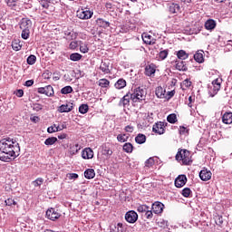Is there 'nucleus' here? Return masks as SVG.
Here are the masks:
<instances>
[{
    "instance_id": "f257e3e1",
    "label": "nucleus",
    "mask_w": 232,
    "mask_h": 232,
    "mask_svg": "<svg viewBox=\"0 0 232 232\" xmlns=\"http://www.w3.org/2000/svg\"><path fill=\"white\" fill-rule=\"evenodd\" d=\"M21 147L19 142L12 138H4L0 140V160L10 162L19 157Z\"/></svg>"
},
{
    "instance_id": "f03ea898",
    "label": "nucleus",
    "mask_w": 232,
    "mask_h": 232,
    "mask_svg": "<svg viewBox=\"0 0 232 232\" xmlns=\"http://www.w3.org/2000/svg\"><path fill=\"white\" fill-rule=\"evenodd\" d=\"M176 160L185 166H189L191 164V153L186 149L179 150L176 154Z\"/></svg>"
},
{
    "instance_id": "7ed1b4c3",
    "label": "nucleus",
    "mask_w": 232,
    "mask_h": 232,
    "mask_svg": "<svg viewBox=\"0 0 232 232\" xmlns=\"http://www.w3.org/2000/svg\"><path fill=\"white\" fill-rule=\"evenodd\" d=\"M130 99L133 102H138V101H144V99H146V91L140 87L134 89L133 93L130 94Z\"/></svg>"
},
{
    "instance_id": "20e7f679",
    "label": "nucleus",
    "mask_w": 232,
    "mask_h": 232,
    "mask_svg": "<svg viewBox=\"0 0 232 232\" xmlns=\"http://www.w3.org/2000/svg\"><path fill=\"white\" fill-rule=\"evenodd\" d=\"M220 84H222V79L217 78L212 82V87H210L208 93L210 97H214L220 92Z\"/></svg>"
},
{
    "instance_id": "39448f33",
    "label": "nucleus",
    "mask_w": 232,
    "mask_h": 232,
    "mask_svg": "<svg viewBox=\"0 0 232 232\" xmlns=\"http://www.w3.org/2000/svg\"><path fill=\"white\" fill-rule=\"evenodd\" d=\"M125 220L129 224H135L139 220V215L134 210H130L125 214Z\"/></svg>"
},
{
    "instance_id": "423d86ee",
    "label": "nucleus",
    "mask_w": 232,
    "mask_h": 232,
    "mask_svg": "<svg viewBox=\"0 0 232 232\" xmlns=\"http://www.w3.org/2000/svg\"><path fill=\"white\" fill-rule=\"evenodd\" d=\"M38 93H42L43 95H46L47 97H52V95H53V87H52V85L40 87L38 88Z\"/></svg>"
},
{
    "instance_id": "0eeeda50",
    "label": "nucleus",
    "mask_w": 232,
    "mask_h": 232,
    "mask_svg": "<svg viewBox=\"0 0 232 232\" xmlns=\"http://www.w3.org/2000/svg\"><path fill=\"white\" fill-rule=\"evenodd\" d=\"M151 209L152 213H155V215H160V213L164 211V205L162 202L156 201L152 204Z\"/></svg>"
},
{
    "instance_id": "6e6552de",
    "label": "nucleus",
    "mask_w": 232,
    "mask_h": 232,
    "mask_svg": "<svg viewBox=\"0 0 232 232\" xmlns=\"http://www.w3.org/2000/svg\"><path fill=\"white\" fill-rule=\"evenodd\" d=\"M61 214L55 210V208H50L46 211V218L49 220H57V218H60Z\"/></svg>"
},
{
    "instance_id": "1a4fd4ad",
    "label": "nucleus",
    "mask_w": 232,
    "mask_h": 232,
    "mask_svg": "<svg viewBox=\"0 0 232 232\" xmlns=\"http://www.w3.org/2000/svg\"><path fill=\"white\" fill-rule=\"evenodd\" d=\"M152 131L158 133V135H164V122L159 121L152 127Z\"/></svg>"
},
{
    "instance_id": "9d476101",
    "label": "nucleus",
    "mask_w": 232,
    "mask_h": 232,
    "mask_svg": "<svg viewBox=\"0 0 232 232\" xmlns=\"http://www.w3.org/2000/svg\"><path fill=\"white\" fill-rule=\"evenodd\" d=\"M93 15V12L90 11V10H82L79 11L77 14V17H79V19H92Z\"/></svg>"
},
{
    "instance_id": "9b49d317",
    "label": "nucleus",
    "mask_w": 232,
    "mask_h": 232,
    "mask_svg": "<svg viewBox=\"0 0 232 232\" xmlns=\"http://www.w3.org/2000/svg\"><path fill=\"white\" fill-rule=\"evenodd\" d=\"M19 24L22 30H30V28H32V20L28 18H22Z\"/></svg>"
},
{
    "instance_id": "f8f14e48",
    "label": "nucleus",
    "mask_w": 232,
    "mask_h": 232,
    "mask_svg": "<svg viewBox=\"0 0 232 232\" xmlns=\"http://www.w3.org/2000/svg\"><path fill=\"white\" fill-rule=\"evenodd\" d=\"M186 182H188V178L186 175H180L175 179L176 188H182L186 186Z\"/></svg>"
},
{
    "instance_id": "ddd939ff",
    "label": "nucleus",
    "mask_w": 232,
    "mask_h": 232,
    "mask_svg": "<svg viewBox=\"0 0 232 232\" xmlns=\"http://www.w3.org/2000/svg\"><path fill=\"white\" fill-rule=\"evenodd\" d=\"M73 110V103L68 102L66 104H63L59 107L58 111L60 113H68Z\"/></svg>"
},
{
    "instance_id": "4468645a",
    "label": "nucleus",
    "mask_w": 232,
    "mask_h": 232,
    "mask_svg": "<svg viewBox=\"0 0 232 232\" xmlns=\"http://www.w3.org/2000/svg\"><path fill=\"white\" fill-rule=\"evenodd\" d=\"M211 171L208 170V169H204L199 172V178L204 181L208 182L211 179Z\"/></svg>"
},
{
    "instance_id": "2eb2a0df",
    "label": "nucleus",
    "mask_w": 232,
    "mask_h": 232,
    "mask_svg": "<svg viewBox=\"0 0 232 232\" xmlns=\"http://www.w3.org/2000/svg\"><path fill=\"white\" fill-rule=\"evenodd\" d=\"M64 39H66V41H73V39H77V33L68 29L64 31Z\"/></svg>"
},
{
    "instance_id": "dca6fc26",
    "label": "nucleus",
    "mask_w": 232,
    "mask_h": 232,
    "mask_svg": "<svg viewBox=\"0 0 232 232\" xmlns=\"http://www.w3.org/2000/svg\"><path fill=\"white\" fill-rule=\"evenodd\" d=\"M155 93L158 99H168L166 89L162 88L161 86L156 88Z\"/></svg>"
},
{
    "instance_id": "f3484780",
    "label": "nucleus",
    "mask_w": 232,
    "mask_h": 232,
    "mask_svg": "<svg viewBox=\"0 0 232 232\" xmlns=\"http://www.w3.org/2000/svg\"><path fill=\"white\" fill-rule=\"evenodd\" d=\"M82 157L85 160L93 159V150L91 148H85L82 152Z\"/></svg>"
},
{
    "instance_id": "a211bd4d",
    "label": "nucleus",
    "mask_w": 232,
    "mask_h": 232,
    "mask_svg": "<svg viewBox=\"0 0 232 232\" xmlns=\"http://www.w3.org/2000/svg\"><path fill=\"white\" fill-rule=\"evenodd\" d=\"M155 72H157V70L155 69V64L151 63L146 65L145 75H147V77H151L152 75H155Z\"/></svg>"
},
{
    "instance_id": "6ab92c4d",
    "label": "nucleus",
    "mask_w": 232,
    "mask_h": 232,
    "mask_svg": "<svg viewBox=\"0 0 232 232\" xmlns=\"http://www.w3.org/2000/svg\"><path fill=\"white\" fill-rule=\"evenodd\" d=\"M111 232H126V227L122 223L112 225L111 227Z\"/></svg>"
},
{
    "instance_id": "aec40b11",
    "label": "nucleus",
    "mask_w": 232,
    "mask_h": 232,
    "mask_svg": "<svg viewBox=\"0 0 232 232\" xmlns=\"http://www.w3.org/2000/svg\"><path fill=\"white\" fill-rule=\"evenodd\" d=\"M100 70L102 72V73H110V61H102L100 65Z\"/></svg>"
},
{
    "instance_id": "412c9836",
    "label": "nucleus",
    "mask_w": 232,
    "mask_h": 232,
    "mask_svg": "<svg viewBox=\"0 0 232 232\" xmlns=\"http://www.w3.org/2000/svg\"><path fill=\"white\" fill-rule=\"evenodd\" d=\"M205 28L206 30H209L212 32V30H215L217 28V22L213 19H208L205 22Z\"/></svg>"
},
{
    "instance_id": "4be33fe9",
    "label": "nucleus",
    "mask_w": 232,
    "mask_h": 232,
    "mask_svg": "<svg viewBox=\"0 0 232 232\" xmlns=\"http://www.w3.org/2000/svg\"><path fill=\"white\" fill-rule=\"evenodd\" d=\"M143 43H145V44H155V41L153 40V36H151L149 34H141Z\"/></svg>"
},
{
    "instance_id": "5701e85b",
    "label": "nucleus",
    "mask_w": 232,
    "mask_h": 232,
    "mask_svg": "<svg viewBox=\"0 0 232 232\" xmlns=\"http://www.w3.org/2000/svg\"><path fill=\"white\" fill-rule=\"evenodd\" d=\"M176 70H179V72L188 71V66L186 65V62H184V61H176Z\"/></svg>"
},
{
    "instance_id": "b1692460",
    "label": "nucleus",
    "mask_w": 232,
    "mask_h": 232,
    "mask_svg": "<svg viewBox=\"0 0 232 232\" xmlns=\"http://www.w3.org/2000/svg\"><path fill=\"white\" fill-rule=\"evenodd\" d=\"M222 122L224 124H232V112H225L222 116Z\"/></svg>"
},
{
    "instance_id": "393cba45",
    "label": "nucleus",
    "mask_w": 232,
    "mask_h": 232,
    "mask_svg": "<svg viewBox=\"0 0 232 232\" xmlns=\"http://www.w3.org/2000/svg\"><path fill=\"white\" fill-rule=\"evenodd\" d=\"M130 99H131V95L130 96L127 94L123 96V98L120 101V106H123V108L130 106Z\"/></svg>"
},
{
    "instance_id": "a878e982",
    "label": "nucleus",
    "mask_w": 232,
    "mask_h": 232,
    "mask_svg": "<svg viewBox=\"0 0 232 232\" xmlns=\"http://www.w3.org/2000/svg\"><path fill=\"white\" fill-rule=\"evenodd\" d=\"M196 63H204V51H198L194 54Z\"/></svg>"
},
{
    "instance_id": "bb28decb",
    "label": "nucleus",
    "mask_w": 232,
    "mask_h": 232,
    "mask_svg": "<svg viewBox=\"0 0 232 232\" xmlns=\"http://www.w3.org/2000/svg\"><path fill=\"white\" fill-rule=\"evenodd\" d=\"M177 57H178V59H180V61H186V59H188V57H189V54L188 53H186V51H184V50H179L177 53Z\"/></svg>"
},
{
    "instance_id": "cd10ccee",
    "label": "nucleus",
    "mask_w": 232,
    "mask_h": 232,
    "mask_svg": "<svg viewBox=\"0 0 232 232\" xmlns=\"http://www.w3.org/2000/svg\"><path fill=\"white\" fill-rule=\"evenodd\" d=\"M85 179H92L95 177V170L93 169H88L84 171Z\"/></svg>"
},
{
    "instance_id": "c85d7f7f",
    "label": "nucleus",
    "mask_w": 232,
    "mask_h": 232,
    "mask_svg": "<svg viewBox=\"0 0 232 232\" xmlns=\"http://www.w3.org/2000/svg\"><path fill=\"white\" fill-rule=\"evenodd\" d=\"M115 88L117 90H122V88H126V80L120 79L117 81V82L114 84Z\"/></svg>"
},
{
    "instance_id": "c756f323",
    "label": "nucleus",
    "mask_w": 232,
    "mask_h": 232,
    "mask_svg": "<svg viewBox=\"0 0 232 232\" xmlns=\"http://www.w3.org/2000/svg\"><path fill=\"white\" fill-rule=\"evenodd\" d=\"M169 12L171 14H179L180 12V5L179 4H171L169 5Z\"/></svg>"
},
{
    "instance_id": "7c9ffc66",
    "label": "nucleus",
    "mask_w": 232,
    "mask_h": 232,
    "mask_svg": "<svg viewBox=\"0 0 232 232\" xmlns=\"http://www.w3.org/2000/svg\"><path fill=\"white\" fill-rule=\"evenodd\" d=\"M135 142H137V144H144V142H146V135L138 134L135 138Z\"/></svg>"
},
{
    "instance_id": "2f4dec72",
    "label": "nucleus",
    "mask_w": 232,
    "mask_h": 232,
    "mask_svg": "<svg viewBox=\"0 0 232 232\" xmlns=\"http://www.w3.org/2000/svg\"><path fill=\"white\" fill-rule=\"evenodd\" d=\"M96 23H97L98 26H101L102 28H108V26H110V22H106V21L102 20V18H98L96 20Z\"/></svg>"
},
{
    "instance_id": "473e14b6",
    "label": "nucleus",
    "mask_w": 232,
    "mask_h": 232,
    "mask_svg": "<svg viewBox=\"0 0 232 232\" xmlns=\"http://www.w3.org/2000/svg\"><path fill=\"white\" fill-rule=\"evenodd\" d=\"M82 59V55L79 53H73L70 55V60L73 62L81 61Z\"/></svg>"
},
{
    "instance_id": "72a5a7b5",
    "label": "nucleus",
    "mask_w": 232,
    "mask_h": 232,
    "mask_svg": "<svg viewBox=\"0 0 232 232\" xmlns=\"http://www.w3.org/2000/svg\"><path fill=\"white\" fill-rule=\"evenodd\" d=\"M123 151H125L126 153H132L133 151V145L130 142L125 143L123 145Z\"/></svg>"
},
{
    "instance_id": "f704fd0d",
    "label": "nucleus",
    "mask_w": 232,
    "mask_h": 232,
    "mask_svg": "<svg viewBox=\"0 0 232 232\" xmlns=\"http://www.w3.org/2000/svg\"><path fill=\"white\" fill-rule=\"evenodd\" d=\"M102 155H104L105 157H111V155H113V150L104 146L102 147Z\"/></svg>"
},
{
    "instance_id": "c9c22d12",
    "label": "nucleus",
    "mask_w": 232,
    "mask_h": 232,
    "mask_svg": "<svg viewBox=\"0 0 232 232\" xmlns=\"http://www.w3.org/2000/svg\"><path fill=\"white\" fill-rule=\"evenodd\" d=\"M72 92H73V88H72V86H70V85H67V86L62 88V90H61V93L63 95H68V93H72Z\"/></svg>"
},
{
    "instance_id": "e433bc0d",
    "label": "nucleus",
    "mask_w": 232,
    "mask_h": 232,
    "mask_svg": "<svg viewBox=\"0 0 232 232\" xmlns=\"http://www.w3.org/2000/svg\"><path fill=\"white\" fill-rule=\"evenodd\" d=\"M57 141L56 137L47 138L44 141L45 146H53V144Z\"/></svg>"
},
{
    "instance_id": "4c0bfd02",
    "label": "nucleus",
    "mask_w": 232,
    "mask_h": 232,
    "mask_svg": "<svg viewBox=\"0 0 232 232\" xmlns=\"http://www.w3.org/2000/svg\"><path fill=\"white\" fill-rule=\"evenodd\" d=\"M130 139V135L128 134H119L117 136L118 142H126Z\"/></svg>"
},
{
    "instance_id": "58836bf2",
    "label": "nucleus",
    "mask_w": 232,
    "mask_h": 232,
    "mask_svg": "<svg viewBox=\"0 0 232 232\" xmlns=\"http://www.w3.org/2000/svg\"><path fill=\"white\" fill-rule=\"evenodd\" d=\"M167 121L168 122H169V124H175V122H177V114L175 113L169 114L167 117Z\"/></svg>"
},
{
    "instance_id": "ea45409f",
    "label": "nucleus",
    "mask_w": 232,
    "mask_h": 232,
    "mask_svg": "<svg viewBox=\"0 0 232 232\" xmlns=\"http://www.w3.org/2000/svg\"><path fill=\"white\" fill-rule=\"evenodd\" d=\"M5 203L6 206H17V200H15V198H13L5 199Z\"/></svg>"
},
{
    "instance_id": "a19ab883",
    "label": "nucleus",
    "mask_w": 232,
    "mask_h": 232,
    "mask_svg": "<svg viewBox=\"0 0 232 232\" xmlns=\"http://www.w3.org/2000/svg\"><path fill=\"white\" fill-rule=\"evenodd\" d=\"M37 57L34 54H31L27 57V64H30L31 66L34 65V63H36Z\"/></svg>"
},
{
    "instance_id": "79ce46f5",
    "label": "nucleus",
    "mask_w": 232,
    "mask_h": 232,
    "mask_svg": "<svg viewBox=\"0 0 232 232\" xmlns=\"http://www.w3.org/2000/svg\"><path fill=\"white\" fill-rule=\"evenodd\" d=\"M90 49L88 48V44L84 43L80 44V52L82 53H88Z\"/></svg>"
},
{
    "instance_id": "37998d69",
    "label": "nucleus",
    "mask_w": 232,
    "mask_h": 232,
    "mask_svg": "<svg viewBox=\"0 0 232 232\" xmlns=\"http://www.w3.org/2000/svg\"><path fill=\"white\" fill-rule=\"evenodd\" d=\"M22 39H29L30 37V29H22V34H21Z\"/></svg>"
},
{
    "instance_id": "c03bdc74",
    "label": "nucleus",
    "mask_w": 232,
    "mask_h": 232,
    "mask_svg": "<svg viewBox=\"0 0 232 232\" xmlns=\"http://www.w3.org/2000/svg\"><path fill=\"white\" fill-rule=\"evenodd\" d=\"M99 86L102 88H108V86H110V81L106 79H101L99 82Z\"/></svg>"
},
{
    "instance_id": "a18cd8bd",
    "label": "nucleus",
    "mask_w": 232,
    "mask_h": 232,
    "mask_svg": "<svg viewBox=\"0 0 232 232\" xmlns=\"http://www.w3.org/2000/svg\"><path fill=\"white\" fill-rule=\"evenodd\" d=\"M148 209H150V207L146 206V205H140L137 208V211L139 213H145L148 211Z\"/></svg>"
},
{
    "instance_id": "49530a36",
    "label": "nucleus",
    "mask_w": 232,
    "mask_h": 232,
    "mask_svg": "<svg viewBox=\"0 0 232 232\" xmlns=\"http://www.w3.org/2000/svg\"><path fill=\"white\" fill-rule=\"evenodd\" d=\"M88 110H89L88 104H82V105L79 107V111H80V113H82V115H84V113H88Z\"/></svg>"
},
{
    "instance_id": "de8ad7c7",
    "label": "nucleus",
    "mask_w": 232,
    "mask_h": 232,
    "mask_svg": "<svg viewBox=\"0 0 232 232\" xmlns=\"http://www.w3.org/2000/svg\"><path fill=\"white\" fill-rule=\"evenodd\" d=\"M57 131H59V129L57 128L56 124L47 128V133H57Z\"/></svg>"
},
{
    "instance_id": "09e8293b",
    "label": "nucleus",
    "mask_w": 232,
    "mask_h": 232,
    "mask_svg": "<svg viewBox=\"0 0 232 232\" xmlns=\"http://www.w3.org/2000/svg\"><path fill=\"white\" fill-rule=\"evenodd\" d=\"M43 182H44V179L43 178H38L34 181H33V186H34V188H39V186H41Z\"/></svg>"
},
{
    "instance_id": "8fccbe9b",
    "label": "nucleus",
    "mask_w": 232,
    "mask_h": 232,
    "mask_svg": "<svg viewBox=\"0 0 232 232\" xmlns=\"http://www.w3.org/2000/svg\"><path fill=\"white\" fill-rule=\"evenodd\" d=\"M169 53V52L168 50H163V51L160 52V53H159L160 59L161 61H164V59H166L168 57Z\"/></svg>"
},
{
    "instance_id": "3c124183",
    "label": "nucleus",
    "mask_w": 232,
    "mask_h": 232,
    "mask_svg": "<svg viewBox=\"0 0 232 232\" xmlns=\"http://www.w3.org/2000/svg\"><path fill=\"white\" fill-rule=\"evenodd\" d=\"M79 150H81V147H79V144L73 145L72 147H71V154L76 155V153L79 152Z\"/></svg>"
},
{
    "instance_id": "603ef678",
    "label": "nucleus",
    "mask_w": 232,
    "mask_h": 232,
    "mask_svg": "<svg viewBox=\"0 0 232 232\" xmlns=\"http://www.w3.org/2000/svg\"><path fill=\"white\" fill-rule=\"evenodd\" d=\"M78 47H79V42L78 41H72L69 44L70 50H75Z\"/></svg>"
},
{
    "instance_id": "864d4df0",
    "label": "nucleus",
    "mask_w": 232,
    "mask_h": 232,
    "mask_svg": "<svg viewBox=\"0 0 232 232\" xmlns=\"http://www.w3.org/2000/svg\"><path fill=\"white\" fill-rule=\"evenodd\" d=\"M153 164H155V160H153V158H150L149 160H147L145 161V166L147 168H151V166H153Z\"/></svg>"
},
{
    "instance_id": "5fc2aeb1",
    "label": "nucleus",
    "mask_w": 232,
    "mask_h": 232,
    "mask_svg": "<svg viewBox=\"0 0 232 232\" xmlns=\"http://www.w3.org/2000/svg\"><path fill=\"white\" fill-rule=\"evenodd\" d=\"M182 195L183 197H186V198H188V197H189V195H191V189H189V188H186L182 190Z\"/></svg>"
},
{
    "instance_id": "6e6d98bb",
    "label": "nucleus",
    "mask_w": 232,
    "mask_h": 232,
    "mask_svg": "<svg viewBox=\"0 0 232 232\" xmlns=\"http://www.w3.org/2000/svg\"><path fill=\"white\" fill-rule=\"evenodd\" d=\"M67 177H68L69 180H75V179H79V175L77 173H69V174H67Z\"/></svg>"
},
{
    "instance_id": "4d7b16f0",
    "label": "nucleus",
    "mask_w": 232,
    "mask_h": 232,
    "mask_svg": "<svg viewBox=\"0 0 232 232\" xmlns=\"http://www.w3.org/2000/svg\"><path fill=\"white\" fill-rule=\"evenodd\" d=\"M12 48L15 52H19V50H21V44H17L16 42H13Z\"/></svg>"
},
{
    "instance_id": "13d9d810",
    "label": "nucleus",
    "mask_w": 232,
    "mask_h": 232,
    "mask_svg": "<svg viewBox=\"0 0 232 232\" xmlns=\"http://www.w3.org/2000/svg\"><path fill=\"white\" fill-rule=\"evenodd\" d=\"M41 6H43V8H48L50 6V2L46 1V0H42L40 2Z\"/></svg>"
},
{
    "instance_id": "bf43d9fd",
    "label": "nucleus",
    "mask_w": 232,
    "mask_h": 232,
    "mask_svg": "<svg viewBox=\"0 0 232 232\" xmlns=\"http://www.w3.org/2000/svg\"><path fill=\"white\" fill-rule=\"evenodd\" d=\"M145 217H146V218H149V219L153 218V211L148 209V210L145 212Z\"/></svg>"
},
{
    "instance_id": "052dcab7",
    "label": "nucleus",
    "mask_w": 232,
    "mask_h": 232,
    "mask_svg": "<svg viewBox=\"0 0 232 232\" xmlns=\"http://www.w3.org/2000/svg\"><path fill=\"white\" fill-rule=\"evenodd\" d=\"M216 224L217 226H222L224 224V220L222 219V217L218 216L216 218Z\"/></svg>"
},
{
    "instance_id": "680f3d73",
    "label": "nucleus",
    "mask_w": 232,
    "mask_h": 232,
    "mask_svg": "<svg viewBox=\"0 0 232 232\" xmlns=\"http://www.w3.org/2000/svg\"><path fill=\"white\" fill-rule=\"evenodd\" d=\"M14 94L16 97H23L24 95V91H23V89H19L14 92Z\"/></svg>"
},
{
    "instance_id": "e2e57ef3",
    "label": "nucleus",
    "mask_w": 232,
    "mask_h": 232,
    "mask_svg": "<svg viewBox=\"0 0 232 232\" xmlns=\"http://www.w3.org/2000/svg\"><path fill=\"white\" fill-rule=\"evenodd\" d=\"M125 131H127L128 133H133V126H131V125L126 126Z\"/></svg>"
},
{
    "instance_id": "0e129e2a",
    "label": "nucleus",
    "mask_w": 232,
    "mask_h": 232,
    "mask_svg": "<svg viewBox=\"0 0 232 232\" xmlns=\"http://www.w3.org/2000/svg\"><path fill=\"white\" fill-rule=\"evenodd\" d=\"M34 110H35V111H41V110H43V105L36 103L34 104Z\"/></svg>"
},
{
    "instance_id": "69168bd1",
    "label": "nucleus",
    "mask_w": 232,
    "mask_h": 232,
    "mask_svg": "<svg viewBox=\"0 0 232 232\" xmlns=\"http://www.w3.org/2000/svg\"><path fill=\"white\" fill-rule=\"evenodd\" d=\"M24 86H27V88H30V86H34V80L26 81Z\"/></svg>"
},
{
    "instance_id": "338daca9",
    "label": "nucleus",
    "mask_w": 232,
    "mask_h": 232,
    "mask_svg": "<svg viewBox=\"0 0 232 232\" xmlns=\"http://www.w3.org/2000/svg\"><path fill=\"white\" fill-rule=\"evenodd\" d=\"M184 86H186L187 88H189V86H191V82L189 80H185L183 82Z\"/></svg>"
},
{
    "instance_id": "774afa93",
    "label": "nucleus",
    "mask_w": 232,
    "mask_h": 232,
    "mask_svg": "<svg viewBox=\"0 0 232 232\" xmlns=\"http://www.w3.org/2000/svg\"><path fill=\"white\" fill-rule=\"evenodd\" d=\"M167 95V99H171V97H173V95H175V92H173V91L168 92V93H166Z\"/></svg>"
}]
</instances>
